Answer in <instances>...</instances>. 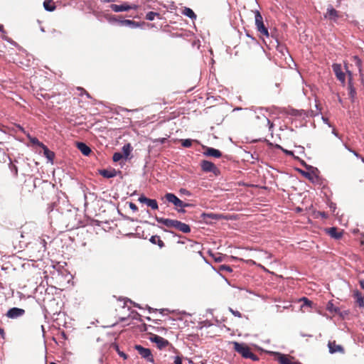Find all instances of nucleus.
I'll use <instances>...</instances> for the list:
<instances>
[{
  "label": "nucleus",
  "instance_id": "nucleus-1",
  "mask_svg": "<svg viewBox=\"0 0 364 364\" xmlns=\"http://www.w3.org/2000/svg\"><path fill=\"white\" fill-rule=\"evenodd\" d=\"M232 344L234 350L239 353L242 358L246 359L249 358L253 361L259 360L258 356L252 352L251 348L246 343L234 341Z\"/></svg>",
  "mask_w": 364,
  "mask_h": 364
},
{
  "label": "nucleus",
  "instance_id": "nucleus-2",
  "mask_svg": "<svg viewBox=\"0 0 364 364\" xmlns=\"http://www.w3.org/2000/svg\"><path fill=\"white\" fill-rule=\"evenodd\" d=\"M255 26L257 31L262 36L269 37V31L267 28L264 26L263 18L259 11L255 12Z\"/></svg>",
  "mask_w": 364,
  "mask_h": 364
},
{
  "label": "nucleus",
  "instance_id": "nucleus-3",
  "mask_svg": "<svg viewBox=\"0 0 364 364\" xmlns=\"http://www.w3.org/2000/svg\"><path fill=\"white\" fill-rule=\"evenodd\" d=\"M323 17L331 23H337L338 20L342 17V14L339 11L335 9L332 5H328Z\"/></svg>",
  "mask_w": 364,
  "mask_h": 364
},
{
  "label": "nucleus",
  "instance_id": "nucleus-4",
  "mask_svg": "<svg viewBox=\"0 0 364 364\" xmlns=\"http://www.w3.org/2000/svg\"><path fill=\"white\" fill-rule=\"evenodd\" d=\"M134 348L143 358L146 359L148 362L154 363V357L149 348H144L140 345H136Z\"/></svg>",
  "mask_w": 364,
  "mask_h": 364
},
{
  "label": "nucleus",
  "instance_id": "nucleus-5",
  "mask_svg": "<svg viewBox=\"0 0 364 364\" xmlns=\"http://www.w3.org/2000/svg\"><path fill=\"white\" fill-rule=\"evenodd\" d=\"M333 71L343 86L346 84V73L343 72L341 65L339 63H333L332 65Z\"/></svg>",
  "mask_w": 364,
  "mask_h": 364
},
{
  "label": "nucleus",
  "instance_id": "nucleus-6",
  "mask_svg": "<svg viewBox=\"0 0 364 364\" xmlns=\"http://www.w3.org/2000/svg\"><path fill=\"white\" fill-rule=\"evenodd\" d=\"M201 168L205 172H212L215 176L220 173L219 169L211 161L203 160L201 161Z\"/></svg>",
  "mask_w": 364,
  "mask_h": 364
},
{
  "label": "nucleus",
  "instance_id": "nucleus-7",
  "mask_svg": "<svg viewBox=\"0 0 364 364\" xmlns=\"http://www.w3.org/2000/svg\"><path fill=\"white\" fill-rule=\"evenodd\" d=\"M110 8L114 12H122L129 11L131 9H136L137 6L135 4L132 5L127 2H125L121 5L111 4Z\"/></svg>",
  "mask_w": 364,
  "mask_h": 364
},
{
  "label": "nucleus",
  "instance_id": "nucleus-8",
  "mask_svg": "<svg viewBox=\"0 0 364 364\" xmlns=\"http://www.w3.org/2000/svg\"><path fill=\"white\" fill-rule=\"evenodd\" d=\"M150 340L153 343H155L159 349H162L169 345V342L168 340H166L158 335H155V334L152 335L150 337Z\"/></svg>",
  "mask_w": 364,
  "mask_h": 364
},
{
  "label": "nucleus",
  "instance_id": "nucleus-9",
  "mask_svg": "<svg viewBox=\"0 0 364 364\" xmlns=\"http://www.w3.org/2000/svg\"><path fill=\"white\" fill-rule=\"evenodd\" d=\"M24 314H25L24 309L17 308V307H14V308L10 309L7 311L6 316L9 318L14 319V318H17L18 317L23 316Z\"/></svg>",
  "mask_w": 364,
  "mask_h": 364
},
{
  "label": "nucleus",
  "instance_id": "nucleus-10",
  "mask_svg": "<svg viewBox=\"0 0 364 364\" xmlns=\"http://www.w3.org/2000/svg\"><path fill=\"white\" fill-rule=\"evenodd\" d=\"M164 198H166V200L168 202L173 203L176 207V208H181V205H183V201L181 200H180L173 193H168L164 196Z\"/></svg>",
  "mask_w": 364,
  "mask_h": 364
},
{
  "label": "nucleus",
  "instance_id": "nucleus-11",
  "mask_svg": "<svg viewBox=\"0 0 364 364\" xmlns=\"http://www.w3.org/2000/svg\"><path fill=\"white\" fill-rule=\"evenodd\" d=\"M138 200L141 203H145L153 210H157L159 208L158 203L155 199H150L144 196H141Z\"/></svg>",
  "mask_w": 364,
  "mask_h": 364
},
{
  "label": "nucleus",
  "instance_id": "nucleus-12",
  "mask_svg": "<svg viewBox=\"0 0 364 364\" xmlns=\"http://www.w3.org/2000/svg\"><path fill=\"white\" fill-rule=\"evenodd\" d=\"M328 347L329 348V352L331 353H344L345 350L342 346L336 343L335 341H329L328 343Z\"/></svg>",
  "mask_w": 364,
  "mask_h": 364
},
{
  "label": "nucleus",
  "instance_id": "nucleus-13",
  "mask_svg": "<svg viewBox=\"0 0 364 364\" xmlns=\"http://www.w3.org/2000/svg\"><path fill=\"white\" fill-rule=\"evenodd\" d=\"M189 242V245H187L186 246V249H188V251H192L194 253H197L202 255L201 252V246L200 244L196 242H193L192 240H188Z\"/></svg>",
  "mask_w": 364,
  "mask_h": 364
},
{
  "label": "nucleus",
  "instance_id": "nucleus-14",
  "mask_svg": "<svg viewBox=\"0 0 364 364\" xmlns=\"http://www.w3.org/2000/svg\"><path fill=\"white\" fill-rule=\"evenodd\" d=\"M173 228L183 233H188L191 232V228L188 225L177 220H175Z\"/></svg>",
  "mask_w": 364,
  "mask_h": 364
},
{
  "label": "nucleus",
  "instance_id": "nucleus-15",
  "mask_svg": "<svg viewBox=\"0 0 364 364\" xmlns=\"http://www.w3.org/2000/svg\"><path fill=\"white\" fill-rule=\"evenodd\" d=\"M204 154L208 156H212L214 158H220L222 153L218 149L212 147H205Z\"/></svg>",
  "mask_w": 364,
  "mask_h": 364
},
{
  "label": "nucleus",
  "instance_id": "nucleus-16",
  "mask_svg": "<svg viewBox=\"0 0 364 364\" xmlns=\"http://www.w3.org/2000/svg\"><path fill=\"white\" fill-rule=\"evenodd\" d=\"M156 220L159 223H161L164 225H165L167 228H173L174 223L176 220L168 219V218H159L156 217Z\"/></svg>",
  "mask_w": 364,
  "mask_h": 364
},
{
  "label": "nucleus",
  "instance_id": "nucleus-17",
  "mask_svg": "<svg viewBox=\"0 0 364 364\" xmlns=\"http://www.w3.org/2000/svg\"><path fill=\"white\" fill-rule=\"evenodd\" d=\"M99 172L101 176L107 178L115 177L117 174V172L115 169H102L100 170Z\"/></svg>",
  "mask_w": 364,
  "mask_h": 364
},
{
  "label": "nucleus",
  "instance_id": "nucleus-18",
  "mask_svg": "<svg viewBox=\"0 0 364 364\" xmlns=\"http://www.w3.org/2000/svg\"><path fill=\"white\" fill-rule=\"evenodd\" d=\"M77 147L85 156H88L92 151L91 149L83 142H78Z\"/></svg>",
  "mask_w": 364,
  "mask_h": 364
},
{
  "label": "nucleus",
  "instance_id": "nucleus-19",
  "mask_svg": "<svg viewBox=\"0 0 364 364\" xmlns=\"http://www.w3.org/2000/svg\"><path fill=\"white\" fill-rule=\"evenodd\" d=\"M328 234L333 238L340 239L342 237V232H338L336 228H330L327 230Z\"/></svg>",
  "mask_w": 364,
  "mask_h": 364
},
{
  "label": "nucleus",
  "instance_id": "nucleus-20",
  "mask_svg": "<svg viewBox=\"0 0 364 364\" xmlns=\"http://www.w3.org/2000/svg\"><path fill=\"white\" fill-rule=\"evenodd\" d=\"M149 241L154 245H157L160 248H163L165 246L164 242L159 235L151 236Z\"/></svg>",
  "mask_w": 364,
  "mask_h": 364
},
{
  "label": "nucleus",
  "instance_id": "nucleus-21",
  "mask_svg": "<svg viewBox=\"0 0 364 364\" xmlns=\"http://www.w3.org/2000/svg\"><path fill=\"white\" fill-rule=\"evenodd\" d=\"M119 23L121 26H129V27H132V28H136V27H138L139 26V23H137V22H136L134 21L128 20V19L120 20V21H119Z\"/></svg>",
  "mask_w": 364,
  "mask_h": 364
},
{
  "label": "nucleus",
  "instance_id": "nucleus-22",
  "mask_svg": "<svg viewBox=\"0 0 364 364\" xmlns=\"http://www.w3.org/2000/svg\"><path fill=\"white\" fill-rule=\"evenodd\" d=\"M201 218L205 220L206 222H208V219H212V220H219L221 218V215H218V214H215V213H202L201 215Z\"/></svg>",
  "mask_w": 364,
  "mask_h": 364
},
{
  "label": "nucleus",
  "instance_id": "nucleus-23",
  "mask_svg": "<svg viewBox=\"0 0 364 364\" xmlns=\"http://www.w3.org/2000/svg\"><path fill=\"white\" fill-rule=\"evenodd\" d=\"M43 7L48 11H53L55 10L56 6L53 0H45L43 2Z\"/></svg>",
  "mask_w": 364,
  "mask_h": 364
},
{
  "label": "nucleus",
  "instance_id": "nucleus-24",
  "mask_svg": "<svg viewBox=\"0 0 364 364\" xmlns=\"http://www.w3.org/2000/svg\"><path fill=\"white\" fill-rule=\"evenodd\" d=\"M41 148H43V154L45 155V156L50 161H53L54 157H55V154L54 152L50 151L48 149V148L43 145Z\"/></svg>",
  "mask_w": 364,
  "mask_h": 364
},
{
  "label": "nucleus",
  "instance_id": "nucleus-25",
  "mask_svg": "<svg viewBox=\"0 0 364 364\" xmlns=\"http://www.w3.org/2000/svg\"><path fill=\"white\" fill-rule=\"evenodd\" d=\"M348 95L352 101H354V99L356 97L357 92L353 86V83H348Z\"/></svg>",
  "mask_w": 364,
  "mask_h": 364
},
{
  "label": "nucleus",
  "instance_id": "nucleus-26",
  "mask_svg": "<svg viewBox=\"0 0 364 364\" xmlns=\"http://www.w3.org/2000/svg\"><path fill=\"white\" fill-rule=\"evenodd\" d=\"M132 151V147L130 144H126L122 147L123 156L124 159H127Z\"/></svg>",
  "mask_w": 364,
  "mask_h": 364
},
{
  "label": "nucleus",
  "instance_id": "nucleus-27",
  "mask_svg": "<svg viewBox=\"0 0 364 364\" xmlns=\"http://www.w3.org/2000/svg\"><path fill=\"white\" fill-rule=\"evenodd\" d=\"M354 297L356 299V302L358 304V306L360 307H363L364 297L363 296L362 294L357 291L354 293Z\"/></svg>",
  "mask_w": 364,
  "mask_h": 364
},
{
  "label": "nucleus",
  "instance_id": "nucleus-28",
  "mask_svg": "<svg viewBox=\"0 0 364 364\" xmlns=\"http://www.w3.org/2000/svg\"><path fill=\"white\" fill-rule=\"evenodd\" d=\"M182 14L188 17H189L191 19H196L197 16L196 15V14L193 12V11L190 9V8H187L186 7L183 11H182Z\"/></svg>",
  "mask_w": 364,
  "mask_h": 364
},
{
  "label": "nucleus",
  "instance_id": "nucleus-29",
  "mask_svg": "<svg viewBox=\"0 0 364 364\" xmlns=\"http://www.w3.org/2000/svg\"><path fill=\"white\" fill-rule=\"evenodd\" d=\"M351 59L355 63V65L358 68L359 73H361L363 70L362 60L357 55H353Z\"/></svg>",
  "mask_w": 364,
  "mask_h": 364
},
{
  "label": "nucleus",
  "instance_id": "nucleus-30",
  "mask_svg": "<svg viewBox=\"0 0 364 364\" xmlns=\"http://www.w3.org/2000/svg\"><path fill=\"white\" fill-rule=\"evenodd\" d=\"M344 67L348 76V83H353V73L348 69V63H344Z\"/></svg>",
  "mask_w": 364,
  "mask_h": 364
},
{
  "label": "nucleus",
  "instance_id": "nucleus-31",
  "mask_svg": "<svg viewBox=\"0 0 364 364\" xmlns=\"http://www.w3.org/2000/svg\"><path fill=\"white\" fill-rule=\"evenodd\" d=\"M218 271L220 272H232V269L230 266L226 264H221L218 267Z\"/></svg>",
  "mask_w": 364,
  "mask_h": 364
},
{
  "label": "nucleus",
  "instance_id": "nucleus-32",
  "mask_svg": "<svg viewBox=\"0 0 364 364\" xmlns=\"http://www.w3.org/2000/svg\"><path fill=\"white\" fill-rule=\"evenodd\" d=\"M181 145L183 147H191L192 146L193 140L190 139H181Z\"/></svg>",
  "mask_w": 364,
  "mask_h": 364
},
{
  "label": "nucleus",
  "instance_id": "nucleus-33",
  "mask_svg": "<svg viewBox=\"0 0 364 364\" xmlns=\"http://www.w3.org/2000/svg\"><path fill=\"white\" fill-rule=\"evenodd\" d=\"M159 16V14L154 12V11H149L146 15V19L149 21H153L155 18V16Z\"/></svg>",
  "mask_w": 364,
  "mask_h": 364
},
{
  "label": "nucleus",
  "instance_id": "nucleus-34",
  "mask_svg": "<svg viewBox=\"0 0 364 364\" xmlns=\"http://www.w3.org/2000/svg\"><path fill=\"white\" fill-rule=\"evenodd\" d=\"M123 158H124L123 154L119 152H115L112 156V159L114 162H117Z\"/></svg>",
  "mask_w": 364,
  "mask_h": 364
},
{
  "label": "nucleus",
  "instance_id": "nucleus-35",
  "mask_svg": "<svg viewBox=\"0 0 364 364\" xmlns=\"http://www.w3.org/2000/svg\"><path fill=\"white\" fill-rule=\"evenodd\" d=\"M316 218H318V216L321 217L323 219H326L328 218V215L327 213L324 212V211H318L316 213Z\"/></svg>",
  "mask_w": 364,
  "mask_h": 364
},
{
  "label": "nucleus",
  "instance_id": "nucleus-36",
  "mask_svg": "<svg viewBox=\"0 0 364 364\" xmlns=\"http://www.w3.org/2000/svg\"><path fill=\"white\" fill-rule=\"evenodd\" d=\"M183 205H181V209H177V211L178 213H184L186 212V210H184V208H186V207H191L192 205L190 204V203H186L184 202H183Z\"/></svg>",
  "mask_w": 364,
  "mask_h": 364
},
{
  "label": "nucleus",
  "instance_id": "nucleus-37",
  "mask_svg": "<svg viewBox=\"0 0 364 364\" xmlns=\"http://www.w3.org/2000/svg\"><path fill=\"white\" fill-rule=\"evenodd\" d=\"M327 309L329 310L330 311L333 312V311H337V309L336 307H334L333 304L329 301L327 304Z\"/></svg>",
  "mask_w": 364,
  "mask_h": 364
},
{
  "label": "nucleus",
  "instance_id": "nucleus-38",
  "mask_svg": "<svg viewBox=\"0 0 364 364\" xmlns=\"http://www.w3.org/2000/svg\"><path fill=\"white\" fill-rule=\"evenodd\" d=\"M116 350L117 351L119 355L122 358H123L124 360H126L127 358V355L126 353H124V352L122 351H120L119 349V347L118 346H116Z\"/></svg>",
  "mask_w": 364,
  "mask_h": 364
},
{
  "label": "nucleus",
  "instance_id": "nucleus-39",
  "mask_svg": "<svg viewBox=\"0 0 364 364\" xmlns=\"http://www.w3.org/2000/svg\"><path fill=\"white\" fill-rule=\"evenodd\" d=\"M179 192H180L181 194H183V195H185V196H191V193L188 190H187L186 188H181Z\"/></svg>",
  "mask_w": 364,
  "mask_h": 364
},
{
  "label": "nucleus",
  "instance_id": "nucleus-40",
  "mask_svg": "<svg viewBox=\"0 0 364 364\" xmlns=\"http://www.w3.org/2000/svg\"><path fill=\"white\" fill-rule=\"evenodd\" d=\"M229 311L235 316H237L238 318H241L242 317V314L238 311H235V310H233L232 309L230 308L229 309Z\"/></svg>",
  "mask_w": 364,
  "mask_h": 364
},
{
  "label": "nucleus",
  "instance_id": "nucleus-41",
  "mask_svg": "<svg viewBox=\"0 0 364 364\" xmlns=\"http://www.w3.org/2000/svg\"><path fill=\"white\" fill-rule=\"evenodd\" d=\"M9 166H10V168H11V171L14 172L15 176H17V174H18L17 167L15 165H14L12 163H10Z\"/></svg>",
  "mask_w": 364,
  "mask_h": 364
},
{
  "label": "nucleus",
  "instance_id": "nucleus-42",
  "mask_svg": "<svg viewBox=\"0 0 364 364\" xmlns=\"http://www.w3.org/2000/svg\"><path fill=\"white\" fill-rule=\"evenodd\" d=\"M31 142L34 144L38 145L40 147H42L44 144L38 141L37 138H33L31 139Z\"/></svg>",
  "mask_w": 364,
  "mask_h": 364
},
{
  "label": "nucleus",
  "instance_id": "nucleus-43",
  "mask_svg": "<svg viewBox=\"0 0 364 364\" xmlns=\"http://www.w3.org/2000/svg\"><path fill=\"white\" fill-rule=\"evenodd\" d=\"M345 146L349 151L352 152L356 157H360V155L358 152L349 148L346 144H345Z\"/></svg>",
  "mask_w": 364,
  "mask_h": 364
},
{
  "label": "nucleus",
  "instance_id": "nucleus-44",
  "mask_svg": "<svg viewBox=\"0 0 364 364\" xmlns=\"http://www.w3.org/2000/svg\"><path fill=\"white\" fill-rule=\"evenodd\" d=\"M302 301H304V305H306V306H311V304H312V301L309 300L306 297H304L302 299Z\"/></svg>",
  "mask_w": 364,
  "mask_h": 364
},
{
  "label": "nucleus",
  "instance_id": "nucleus-45",
  "mask_svg": "<svg viewBox=\"0 0 364 364\" xmlns=\"http://www.w3.org/2000/svg\"><path fill=\"white\" fill-rule=\"evenodd\" d=\"M174 364H182V359L179 356L174 357Z\"/></svg>",
  "mask_w": 364,
  "mask_h": 364
},
{
  "label": "nucleus",
  "instance_id": "nucleus-46",
  "mask_svg": "<svg viewBox=\"0 0 364 364\" xmlns=\"http://www.w3.org/2000/svg\"><path fill=\"white\" fill-rule=\"evenodd\" d=\"M213 257L215 262H220L222 261L223 257L220 255H218V256L213 255Z\"/></svg>",
  "mask_w": 364,
  "mask_h": 364
},
{
  "label": "nucleus",
  "instance_id": "nucleus-47",
  "mask_svg": "<svg viewBox=\"0 0 364 364\" xmlns=\"http://www.w3.org/2000/svg\"><path fill=\"white\" fill-rule=\"evenodd\" d=\"M78 90L81 91L80 95L85 94L88 97H90V94L85 89L82 87H78Z\"/></svg>",
  "mask_w": 364,
  "mask_h": 364
},
{
  "label": "nucleus",
  "instance_id": "nucleus-48",
  "mask_svg": "<svg viewBox=\"0 0 364 364\" xmlns=\"http://www.w3.org/2000/svg\"><path fill=\"white\" fill-rule=\"evenodd\" d=\"M0 336L3 339H5L6 338V333L4 330L0 327Z\"/></svg>",
  "mask_w": 364,
  "mask_h": 364
},
{
  "label": "nucleus",
  "instance_id": "nucleus-49",
  "mask_svg": "<svg viewBox=\"0 0 364 364\" xmlns=\"http://www.w3.org/2000/svg\"><path fill=\"white\" fill-rule=\"evenodd\" d=\"M282 151H283L284 153H286V154H287V155H289V156H293V154H294L293 151H288V150L284 149H282Z\"/></svg>",
  "mask_w": 364,
  "mask_h": 364
},
{
  "label": "nucleus",
  "instance_id": "nucleus-50",
  "mask_svg": "<svg viewBox=\"0 0 364 364\" xmlns=\"http://www.w3.org/2000/svg\"><path fill=\"white\" fill-rule=\"evenodd\" d=\"M129 207L131 209H132L133 210H137V207L135 204L132 203H130L129 204Z\"/></svg>",
  "mask_w": 364,
  "mask_h": 364
},
{
  "label": "nucleus",
  "instance_id": "nucleus-51",
  "mask_svg": "<svg viewBox=\"0 0 364 364\" xmlns=\"http://www.w3.org/2000/svg\"><path fill=\"white\" fill-rule=\"evenodd\" d=\"M119 21L116 16H112L109 18V21L110 22H118L119 23Z\"/></svg>",
  "mask_w": 364,
  "mask_h": 364
},
{
  "label": "nucleus",
  "instance_id": "nucleus-52",
  "mask_svg": "<svg viewBox=\"0 0 364 364\" xmlns=\"http://www.w3.org/2000/svg\"><path fill=\"white\" fill-rule=\"evenodd\" d=\"M148 309H149V312H151V311H153V312H156V311H158V309H154L153 308H151V307H149V308H148Z\"/></svg>",
  "mask_w": 364,
  "mask_h": 364
},
{
  "label": "nucleus",
  "instance_id": "nucleus-53",
  "mask_svg": "<svg viewBox=\"0 0 364 364\" xmlns=\"http://www.w3.org/2000/svg\"><path fill=\"white\" fill-rule=\"evenodd\" d=\"M166 138H162V139H160L159 141L161 143H164L166 141Z\"/></svg>",
  "mask_w": 364,
  "mask_h": 364
},
{
  "label": "nucleus",
  "instance_id": "nucleus-54",
  "mask_svg": "<svg viewBox=\"0 0 364 364\" xmlns=\"http://www.w3.org/2000/svg\"><path fill=\"white\" fill-rule=\"evenodd\" d=\"M103 2H112L114 1V0H102Z\"/></svg>",
  "mask_w": 364,
  "mask_h": 364
},
{
  "label": "nucleus",
  "instance_id": "nucleus-55",
  "mask_svg": "<svg viewBox=\"0 0 364 364\" xmlns=\"http://www.w3.org/2000/svg\"><path fill=\"white\" fill-rule=\"evenodd\" d=\"M323 121H324L326 123H327V124L328 123V119L327 118H323Z\"/></svg>",
  "mask_w": 364,
  "mask_h": 364
},
{
  "label": "nucleus",
  "instance_id": "nucleus-56",
  "mask_svg": "<svg viewBox=\"0 0 364 364\" xmlns=\"http://www.w3.org/2000/svg\"><path fill=\"white\" fill-rule=\"evenodd\" d=\"M304 176L306 177H309L310 176V173H304Z\"/></svg>",
  "mask_w": 364,
  "mask_h": 364
},
{
  "label": "nucleus",
  "instance_id": "nucleus-57",
  "mask_svg": "<svg viewBox=\"0 0 364 364\" xmlns=\"http://www.w3.org/2000/svg\"><path fill=\"white\" fill-rule=\"evenodd\" d=\"M333 133L336 136H338V134H337V132H336V129H333Z\"/></svg>",
  "mask_w": 364,
  "mask_h": 364
},
{
  "label": "nucleus",
  "instance_id": "nucleus-58",
  "mask_svg": "<svg viewBox=\"0 0 364 364\" xmlns=\"http://www.w3.org/2000/svg\"><path fill=\"white\" fill-rule=\"evenodd\" d=\"M178 244H184V242H183V241H181V240H179V241H178Z\"/></svg>",
  "mask_w": 364,
  "mask_h": 364
},
{
  "label": "nucleus",
  "instance_id": "nucleus-59",
  "mask_svg": "<svg viewBox=\"0 0 364 364\" xmlns=\"http://www.w3.org/2000/svg\"><path fill=\"white\" fill-rule=\"evenodd\" d=\"M359 158H360V159H361V161L364 163V158H363V156H360V157H359Z\"/></svg>",
  "mask_w": 364,
  "mask_h": 364
},
{
  "label": "nucleus",
  "instance_id": "nucleus-60",
  "mask_svg": "<svg viewBox=\"0 0 364 364\" xmlns=\"http://www.w3.org/2000/svg\"><path fill=\"white\" fill-rule=\"evenodd\" d=\"M4 28V26L2 25H0V31H2Z\"/></svg>",
  "mask_w": 364,
  "mask_h": 364
},
{
  "label": "nucleus",
  "instance_id": "nucleus-61",
  "mask_svg": "<svg viewBox=\"0 0 364 364\" xmlns=\"http://www.w3.org/2000/svg\"><path fill=\"white\" fill-rule=\"evenodd\" d=\"M361 286L364 288V282H361Z\"/></svg>",
  "mask_w": 364,
  "mask_h": 364
},
{
  "label": "nucleus",
  "instance_id": "nucleus-62",
  "mask_svg": "<svg viewBox=\"0 0 364 364\" xmlns=\"http://www.w3.org/2000/svg\"><path fill=\"white\" fill-rule=\"evenodd\" d=\"M166 309H161L160 310V312L162 313L164 311H165Z\"/></svg>",
  "mask_w": 364,
  "mask_h": 364
},
{
  "label": "nucleus",
  "instance_id": "nucleus-63",
  "mask_svg": "<svg viewBox=\"0 0 364 364\" xmlns=\"http://www.w3.org/2000/svg\"><path fill=\"white\" fill-rule=\"evenodd\" d=\"M51 364H55V363H51Z\"/></svg>",
  "mask_w": 364,
  "mask_h": 364
}]
</instances>
